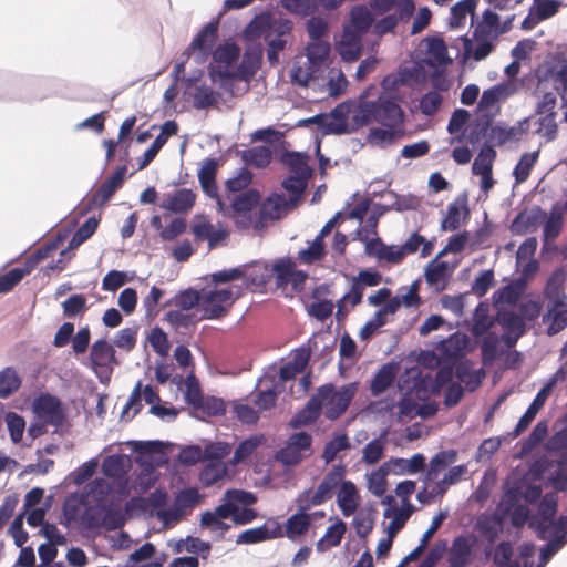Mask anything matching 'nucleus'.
<instances>
[{
    "mask_svg": "<svg viewBox=\"0 0 567 567\" xmlns=\"http://www.w3.org/2000/svg\"><path fill=\"white\" fill-rule=\"evenodd\" d=\"M504 31L505 30L499 31L498 14L487 9L483 13L482 21L477 23L473 37H485L496 40L499 33Z\"/></svg>",
    "mask_w": 567,
    "mask_h": 567,
    "instance_id": "nucleus-30",
    "label": "nucleus"
},
{
    "mask_svg": "<svg viewBox=\"0 0 567 567\" xmlns=\"http://www.w3.org/2000/svg\"><path fill=\"white\" fill-rule=\"evenodd\" d=\"M557 508V495L555 493H546L539 502L538 514L530 517L529 527L534 528L542 539H546L549 536L551 526L556 522Z\"/></svg>",
    "mask_w": 567,
    "mask_h": 567,
    "instance_id": "nucleus-7",
    "label": "nucleus"
},
{
    "mask_svg": "<svg viewBox=\"0 0 567 567\" xmlns=\"http://www.w3.org/2000/svg\"><path fill=\"white\" fill-rule=\"evenodd\" d=\"M33 410L44 424L60 427L65 421V411L61 401L51 394L40 395L33 403Z\"/></svg>",
    "mask_w": 567,
    "mask_h": 567,
    "instance_id": "nucleus-11",
    "label": "nucleus"
},
{
    "mask_svg": "<svg viewBox=\"0 0 567 567\" xmlns=\"http://www.w3.org/2000/svg\"><path fill=\"white\" fill-rule=\"evenodd\" d=\"M456 458L457 452L455 450H446L436 453L430 461L424 476V483L429 484L430 482H434L440 473L453 464Z\"/></svg>",
    "mask_w": 567,
    "mask_h": 567,
    "instance_id": "nucleus-23",
    "label": "nucleus"
},
{
    "mask_svg": "<svg viewBox=\"0 0 567 567\" xmlns=\"http://www.w3.org/2000/svg\"><path fill=\"white\" fill-rule=\"evenodd\" d=\"M20 385L21 379L13 368L7 367L0 371V398L10 396Z\"/></svg>",
    "mask_w": 567,
    "mask_h": 567,
    "instance_id": "nucleus-39",
    "label": "nucleus"
},
{
    "mask_svg": "<svg viewBox=\"0 0 567 567\" xmlns=\"http://www.w3.org/2000/svg\"><path fill=\"white\" fill-rule=\"evenodd\" d=\"M312 436L307 432H297L289 436L286 445L281 447L276 458L285 465H297L310 454Z\"/></svg>",
    "mask_w": 567,
    "mask_h": 567,
    "instance_id": "nucleus-6",
    "label": "nucleus"
},
{
    "mask_svg": "<svg viewBox=\"0 0 567 567\" xmlns=\"http://www.w3.org/2000/svg\"><path fill=\"white\" fill-rule=\"evenodd\" d=\"M295 502L298 512L287 519L285 528H282L284 536L291 540H295L298 536L305 535L309 530L311 516H308V512L313 507L306 506L303 498L299 495H297Z\"/></svg>",
    "mask_w": 567,
    "mask_h": 567,
    "instance_id": "nucleus-14",
    "label": "nucleus"
},
{
    "mask_svg": "<svg viewBox=\"0 0 567 567\" xmlns=\"http://www.w3.org/2000/svg\"><path fill=\"white\" fill-rule=\"evenodd\" d=\"M218 37V23L209 22L194 37L193 41L185 49L184 54L187 59L196 55L198 63L204 62L209 54Z\"/></svg>",
    "mask_w": 567,
    "mask_h": 567,
    "instance_id": "nucleus-10",
    "label": "nucleus"
},
{
    "mask_svg": "<svg viewBox=\"0 0 567 567\" xmlns=\"http://www.w3.org/2000/svg\"><path fill=\"white\" fill-rule=\"evenodd\" d=\"M217 166L218 163L215 158H206L198 171V181L203 192L208 197L217 199L219 210L224 212V203L219 198L216 184Z\"/></svg>",
    "mask_w": 567,
    "mask_h": 567,
    "instance_id": "nucleus-16",
    "label": "nucleus"
},
{
    "mask_svg": "<svg viewBox=\"0 0 567 567\" xmlns=\"http://www.w3.org/2000/svg\"><path fill=\"white\" fill-rule=\"evenodd\" d=\"M563 213L560 208L555 205L553 206L549 217L544 226V237L546 240H554L558 237L563 228Z\"/></svg>",
    "mask_w": 567,
    "mask_h": 567,
    "instance_id": "nucleus-48",
    "label": "nucleus"
},
{
    "mask_svg": "<svg viewBox=\"0 0 567 567\" xmlns=\"http://www.w3.org/2000/svg\"><path fill=\"white\" fill-rule=\"evenodd\" d=\"M475 0H461L451 8V20L453 25H460L464 22L466 16L475 9Z\"/></svg>",
    "mask_w": 567,
    "mask_h": 567,
    "instance_id": "nucleus-61",
    "label": "nucleus"
},
{
    "mask_svg": "<svg viewBox=\"0 0 567 567\" xmlns=\"http://www.w3.org/2000/svg\"><path fill=\"white\" fill-rule=\"evenodd\" d=\"M442 104V96L435 91L427 92L420 100V110L424 115L431 116L437 112Z\"/></svg>",
    "mask_w": 567,
    "mask_h": 567,
    "instance_id": "nucleus-64",
    "label": "nucleus"
},
{
    "mask_svg": "<svg viewBox=\"0 0 567 567\" xmlns=\"http://www.w3.org/2000/svg\"><path fill=\"white\" fill-rule=\"evenodd\" d=\"M494 285V272L492 270L482 271L472 285V292L477 297H483Z\"/></svg>",
    "mask_w": 567,
    "mask_h": 567,
    "instance_id": "nucleus-63",
    "label": "nucleus"
},
{
    "mask_svg": "<svg viewBox=\"0 0 567 567\" xmlns=\"http://www.w3.org/2000/svg\"><path fill=\"white\" fill-rule=\"evenodd\" d=\"M496 157V152L492 146L483 147L474 159L472 171L474 175L491 172L493 169V162Z\"/></svg>",
    "mask_w": 567,
    "mask_h": 567,
    "instance_id": "nucleus-45",
    "label": "nucleus"
},
{
    "mask_svg": "<svg viewBox=\"0 0 567 567\" xmlns=\"http://www.w3.org/2000/svg\"><path fill=\"white\" fill-rule=\"evenodd\" d=\"M477 544L475 535H460L455 537L449 549L447 561L450 567H465L473 560V548Z\"/></svg>",
    "mask_w": 567,
    "mask_h": 567,
    "instance_id": "nucleus-12",
    "label": "nucleus"
},
{
    "mask_svg": "<svg viewBox=\"0 0 567 567\" xmlns=\"http://www.w3.org/2000/svg\"><path fill=\"white\" fill-rule=\"evenodd\" d=\"M90 359L94 368H109L112 363L118 364L113 346L105 340H96L92 344Z\"/></svg>",
    "mask_w": 567,
    "mask_h": 567,
    "instance_id": "nucleus-24",
    "label": "nucleus"
},
{
    "mask_svg": "<svg viewBox=\"0 0 567 567\" xmlns=\"http://www.w3.org/2000/svg\"><path fill=\"white\" fill-rule=\"evenodd\" d=\"M321 71L317 70L306 59H297L291 68L290 78L293 84L300 86H308L311 80L318 79L321 75Z\"/></svg>",
    "mask_w": 567,
    "mask_h": 567,
    "instance_id": "nucleus-25",
    "label": "nucleus"
},
{
    "mask_svg": "<svg viewBox=\"0 0 567 567\" xmlns=\"http://www.w3.org/2000/svg\"><path fill=\"white\" fill-rule=\"evenodd\" d=\"M498 322L505 332L523 336L526 331V324L523 321V318L512 311L502 312L498 317Z\"/></svg>",
    "mask_w": 567,
    "mask_h": 567,
    "instance_id": "nucleus-49",
    "label": "nucleus"
},
{
    "mask_svg": "<svg viewBox=\"0 0 567 567\" xmlns=\"http://www.w3.org/2000/svg\"><path fill=\"white\" fill-rule=\"evenodd\" d=\"M264 441V435L257 434L240 442L234 452L233 463L238 464L245 461L262 444Z\"/></svg>",
    "mask_w": 567,
    "mask_h": 567,
    "instance_id": "nucleus-40",
    "label": "nucleus"
},
{
    "mask_svg": "<svg viewBox=\"0 0 567 567\" xmlns=\"http://www.w3.org/2000/svg\"><path fill=\"white\" fill-rule=\"evenodd\" d=\"M464 215H468V209L464 205ZM461 214H462V207L457 203H451L447 206V212L445 218L441 223V229L443 231H453L460 228L461 226Z\"/></svg>",
    "mask_w": 567,
    "mask_h": 567,
    "instance_id": "nucleus-47",
    "label": "nucleus"
},
{
    "mask_svg": "<svg viewBox=\"0 0 567 567\" xmlns=\"http://www.w3.org/2000/svg\"><path fill=\"white\" fill-rule=\"evenodd\" d=\"M196 202V194L188 188H182L166 196L161 203V208L173 213H187Z\"/></svg>",
    "mask_w": 567,
    "mask_h": 567,
    "instance_id": "nucleus-20",
    "label": "nucleus"
},
{
    "mask_svg": "<svg viewBox=\"0 0 567 567\" xmlns=\"http://www.w3.org/2000/svg\"><path fill=\"white\" fill-rule=\"evenodd\" d=\"M344 476L346 466L334 465L326 473L316 491L309 488L298 495L303 498L306 506H320L333 497Z\"/></svg>",
    "mask_w": 567,
    "mask_h": 567,
    "instance_id": "nucleus-3",
    "label": "nucleus"
},
{
    "mask_svg": "<svg viewBox=\"0 0 567 567\" xmlns=\"http://www.w3.org/2000/svg\"><path fill=\"white\" fill-rule=\"evenodd\" d=\"M488 308L484 307L483 303H480L474 312L472 333L476 337L483 336L486 333L489 328L493 326L492 318L487 315Z\"/></svg>",
    "mask_w": 567,
    "mask_h": 567,
    "instance_id": "nucleus-50",
    "label": "nucleus"
},
{
    "mask_svg": "<svg viewBox=\"0 0 567 567\" xmlns=\"http://www.w3.org/2000/svg\"><path fill=\"white\" fill-rule=\"evenodd\" d=\"M200 302H202V296L199 295L198 291L193 290V289H187V290L181 291L172 300V305L175 308L185 310L188 312H193L192 309L195 308L196 306L200 307Z\"/></svg>",
    "mask_w": 567,
    "mask_h": 567,
    "instance_id": "nucleus-46",
    "label": "nucleus"
},
{
    "mask_svg": "<svg viewBox=\"0 0 567 567\" xmlns=\"http://www.w3.org/2000/svg\"><path fill=\"white\" fill-rule=\"evenodd\" d=\"M320 413V402L311 396L306 406L291 419L289 425L292 429L309 425L317 421Z\"/></svg>",
    "mask_w": 567,
    "mask_h": 567,
    "instance_id": "nucleus-32",
    "label": "nucleus"
},
{
    "mask_svg": "<svg viewBox=\"0 0 567 567\" xmlns=\"http://www.w3.org/2000/svg\"><path fill=\"white\" fill-rule=\"evenodd\" d=\"M142 382L138 381L131 392V395L122 410V419L132 420L142 410Z\"/></svg>",
    "mask_w": 567,
    "mask_h": 567,
    "instance_id": "nucleus-52",
    "label": "nucleus"
},
{
    "mask_svg": "<svg viewBox=\"0 0 567 567\" xmlns=\"http://www.w3.org/2000/svg\"><path fill=\"white\" fill-rule=\"evenodd\" d=\"M167 503V493L163 489H156L147 497H132L126 503V511L140 507L142 509H158L163 508Z\"/></svg>",
    "mask_w": 567,
    "mask_h": 567,
    "instance_id": "nucleus-29",
    "label": "nucleus"
},
{
    "mask_svg": "<svg viewBox=\"0 0 567 567\" xmlns=\"http://www.w3.org/2000/svg\"><path fill=\"white\" fill-rule=\"evenodd\" d=\"M282 162L297 175L306 176L309 171L306 156L300 153L287 152L282 156Z\"/></svg>",
    "mask_w": 567,
    "mask_h": 567,
    "instance_id": "nucleus-62",
    "label": "nucleus"
},
{
    "mask_svg": "<svg viewBox=\"0 0 567 567\" xmlns=\"http://www.w3.org/2000/svg\"><path fill=\"white\" fill-rule=\"evenodd\" d=\"M394 466L399 467L400 473L415 474L425 467V457L423 454H414L410 460L396 457L390 461Z\"/></svg>",
    "mask_w": 567,
    "mask_h": 567,
    "instance_id": "nucleus-53",
    "label": "nucleus"
},
{
    "mask_svg": "<svg viewBox=\"0 0 567 567\" xmlns=\"http://www.w3.org/2000/svg\"><path fill=\"white\" fill-rule=\"evenodd\" d=\"M105 507L106 504H94L87 506L82 515L83 524L87 528H101Z\"/></svg>",
    "mask_w": 567,
    "mask_h": 567,
    "instance_id": "nucleus-56",
    "label": "nucleus"
},
{
    "mask_svg": "<svg viewBox=\"0 0 567 567\" xmlns=\"http://www.w3.org/2000/svg\"><path fill=\"white\" fill-rule=\"evenodd\" d=\"M239 295L234 296L231 289H214L202 296V319H220L225 317Z\"/></svg>",
    "mask_w": 567,
    "mask_h": 567,
    "instance_id": "nucleus-4",
    "label": "nucleus"
},
{
    "mask_svg": "<svg viewBox=\"0 0 567 567\" xmlns=\"http://www.w3.org/2000/svg\"><path fill=\"white\" fill-rule=\"evenodd\" d=\"M165 320L175 329H179L195 326L198 321H202L203 319L200 315H197V312H188L175 308L166 312Z\"/></svg>",
    "mask_w": 567,
    "mask_h": 567,
    "instance_id": "nucleus-35",
    "label": "nucleus"
},
{
    "mask_svg": "<svg viewBox=\"0 0 567 567\" xmlns=\"http://www.w3.org/2000/svg\"><path fill=\"white\" fill-rule=\"evenodd\" d=\"M127 167L125 165L117 167L114 174L109 176L101 186L87 198L85 212L94 208H103L113 195L122 187Z\"/></svg>",
    "mask_w": 567,
    "mask_h": 567,
    "instance_id": "nucleus-9",
    "label": "nucleus"
},
{
    "mask_svg": "<svg viewBox=\"0 0 567 567\" xmlns=\"http://www.w3.org/2000/svg\"><path fill=\"white\" fill-rule=\"evenodd\" d=\"M62 309L63 315L68 318L83 315L87 309L85 296L81 293L70 296L62 302Z\"/></svg>",
    "mask_w": 567,
    "mask_h": 567,
    "instance_id": "nucleus-54",
    "label": "nucleus"
},
{
    "mask_svg": "<svg viewBox=\"0 0 567 567\" xmlns=\"http://www.w3.org/2000/svg\"><path fill=\"white\" fill-rule=\"evenodd\" d=\"M357 390V383H349L340 389L333 384H324L312 396L320 402V411L324 409V416L333 421L346 412Z\"/></svg>",
    "mask_w": 567,
    "mask_h": 567,
    "instance_id": "nucleus-2",
    "label": "nucleus"
},
{
    "mask_svg": "<svg viewBox=\"0 0 567 567\" xmlns=\"http://www.w3.org/2000/svg\"><path fill=\"white\" fill-rule=\"evenodd\" d=\"M239 48L235 43L218 45L213 52V63L209 65V75L213 81L227 80L233 76L229 66L239 58Z\"/></svg>",
    "mask_w": 567,
    "mask_h": 567,
    "instance_id": "nucleus-8",
    "label": "nucleus"
},
{
    "mask_svg": "<svg viewBox=\"0 0 567 567\" xmlns=\"http://www.w3.org/2000/svg\"><path fill=\"white\" fill-rule=\"evenodd\" d=\"M280 4L290 13L300 17L311 16L318 10L317 0H281Z\"/></svg>",
    "mask_w": 567,
    "mask_h": 567,
    "instance_id": "nucleus-42",
    "label": "nucleus"
},
{
    "mask_svg": "<svg viewBox=\"0 0 567 567\" xmlns=\"http://www.w3.org/2000/svg\"><path fill=\"white\" fill-rule=\"evenodd\" d=\"M396 377V368L392 363L382 365L373 377L370 391L372 395L378 396L382 394L388 388L392 385Z\"/></svg>",
    "mask_w": 567,
    "mask_h": 567,
    "instance_id": "nucleus-28",
    "label": "nucleus"
},
{
    "mask_svg": "<svg viewBox=\"0 0 567 567\" xmlns=\"http://www.w3.org/2000/svg\"><path fill=\"white\" fill-rule=\"evenodd\" d=\"M384 442L381 439L370 441L362 451V461L367 464L378 463L384 454Z\"/></svg>",
    "mask_w": 567,
    "mask_h": 567,
    "instance_id": "nucleus-55",
    "label": "nucleus"
},
{
    "mask_svg": "<svg viewBox=\"0 0 567 567\" xmlns=\"http://www.w3.org/2000/svg\"><path fill=\"white\" fill-rule=\"evenodd\" d=\"M543 322L547 324L548 336H555L563 331L567 327V303L559 307H547Z\"/></svg>",
    "mask_w": 567,
    "mask_h": 567,
    "instance_id": "nucleus-26",
    "label": "nucleus"
},
{
    "mask_svg": "<svg viewBox=\"0 0 567 567\" xmlns=\"http://www.w3.org/2000/svg\"><path fill=\"white\" fill-rule=\"evenodd\" d=\"M292 23L286 19H271L270 16L256 17L248 25V30L255 35H264L268 44V60L271 64L278 62L279 52L287 44L286 35L290 33Z\"/></svg>",
    "mask_w": 567,
    "mask_h": 567,
    "instance_id": "nucleus-1",
    "label": "nucleus"
},
{
    "mask_svg": "<svg viewBox=\"0 0 567 567\" xmlns=\"http://www.w3.org/2000/svg\"><path fill=\"white\" fill-rule=\"evenodd\" d=\"M330 45L321 40L313 41L307 47L306 60L310 62L317 70L323 72V65L329 56Z\"/></svg>",
    "mask_w": 567,
    "mask_h": 567,
    "instance_id": "nucleus-36",
    "label": "nucleus"
},
{
    "mask_svg": "<svg viewBox=\"0 0 567 567\" xmlns=\"http://www.w3.org/2000/svg\"><path fill=\"white\" fill-rule=\"evenodd\" d=\"M377 117L375 122L384 127L394 128L403 121V112L399 104L391 100L375 101Z\"/></svg>",
    "mask_w": 567,
    "mask_h": 567,
    "instance_id": "nucleus-18",
    "label": "nucleus"
},
{
    "mask_svg": "<svg viewBox=\"0 0 567 567\" xmlns=\"http://www.w3.org/2000/svg\"><path fill=\"white\" fill-rule=\"evenodd\" d=\"M349 447L350 441L348 435L346 433L339 434L326 443L322 452V458L326 461V463H330L336 458L339 452Z\"/></svg>",
    "mask_w": 567,
    "mask_h": 567,
    "instance_id": "nucleus-51",
    "label": "nucleus"
},
{
    "mask_svg": "<svg viewBox=\"0 0 567 567\" xmlns=\"http://www.w3.org/2000/svg\"><path fill=\"white\" fill-rule=\"evenodd\" d=\"M360 496L357 486L351 481L343 478L337 492V504L344 517H349L357 511Z\"/></svg>",
    "mask_w": 567,
    "mask_h": 567,
    "instance_id": "nucleus-19",
    "label": "nucleus"
},
{
    "mask_svg": "<svg viewBox=\"0 0 567 567\" xmlns=\"http://www.w3.org/2000/svg\"><path fill=\"white\" fill-rule=\"evenodd\" d=\"M296 262L290 257L278 258L271 266V275L275 277L277 288H286L289 285L291 272Z\"/></svg>",
    "mask_w": 567,
    "mask_h": 567,
    "instance_id": "nucleus-33",
    "label": "nucleus"
},
{
    "mask_svg": "<svg viewBox=\"0 0 567 567\" xmlns=\"http://www.w3.org/2000/svg\"><path fill=\"white\" fill-rule=\"evenodd\" d=\"M225 472L223 463H209L200 472L199 478L205 486H210L221 480Z\"/></svg>",
    "mask_w": 567,
    "mask_h": 567,
    "instance_id": "nucleus-59",
    "label": "nucleus"
},
{
    "mask_svg": "<svg viewBox=\"0 0 567 567\" xmlns=\"http://www.w3.org/2000/svg\"><path fill=\"white\" fill-rule=\"evenodd\" d=\"M259 205L258 217L255 221L256 229L264 227L268 220L281 218L287 208V200L281 194H272L264 202L260 200Z\"/></svg>",
    "mask_w": 567,
    "mask_h": 567,
    "instance_id": "nucleus-15",
    "label": "nucleus"
},
{
    "mask_svg": "<svg viewBox=\"0 0 567 567\" xmlns=\"http://www.w3.org/2000/svg\"><path fill=\"white\" fill-rule=\"evenodd\" d=\"M111 488L104 478H95L85 486V497L95 504H106Z\"/></svg>",
    "mask_w": 567,
    "mask_h": 567,
    "instance_id": "nucleus-43",
    "label": "nucleus"
},
{
    "mask_svg": "<svg viewBox=\"0 0 567 567\" xmlns=\"http://www.w3.org/2000/svg\"><path fill=\"white\" fill-rule=\"evenodd\" d=\"M327 255L324 241L315 237L306 249H301L297 254V260L303 265H312L322 260Z\"/></svg>",
    "mask_w": 567,
    "mask_h": 567,
    "instance_id": "nucleus-34",
    "label": "nucleus"
},
{
    "mask_svg": "<svg viewBox=\"0 0 567 567\" xmlns=\"http://www.w3.org/2000/svg\"><path fill=\"white\" fill-rule=\"evenodd\" d=\"M261 194L254 188L236 195L230 204V217L239 229H247L252 225L251 212L259 205Z\"/></svg>",
    "mask_w": 567,
    "mask_h": 567,
    "instance_id": "nucleus-5",
    "label": "nucleus"
},
{
    "mask_svg": "<svg viewBox=\"0 0 567 567\" xmlns=\"http://www.w3.org/2000/svg\"><path fill=\"white\" fill-rule=\"evenodd\" d=\"M361 38L358 33H353L350 29H343L340 41L336 48L338 53L344 61H357L361 55Z\"/></svg>",
    "mask_w": 567,
    "mask_h": 567,
    "instance_id": "nucleus-22",
    "label": "nucleus"
},
{
    "mask_svg": "<svg viewBox=\"0 0 567 567\" xmlns=\"http://www.w3.org/2000/svg\"><path fill=\"white\" fill-rule=\"evenodd\" d=\"M351 24L344 29H350L353 33L363 35L372 25L373 17L365 6H355L350 12Z\"/></svg>",
    "mask_w": 567,
    "mask_h": 567,
    "instance_id": "nucleus-31",
    "label": "nucleus"
},
{
    "mask_svg": "<svg viewBox=\"0 0 567 567\" xmlns=\"http://www.w3.org/2000/svg\"><path fill=\"white\" fill-rule=\"evenodd\" d=\"M554 384L555 381L551 380L537 392L533 402L529 404L523 416L518 420L514 429V435H520L530 425L539 410L545 405L548 396L553 391Z\"/></svg>",
    "mask_w": 567,
    "mask_h": 567,
    "instance_id": "nucleus-17",
    "label": "nucleus"
},
{
    "mask_svg": "<svg viewBox=\"0 0 567 567\" xmlns=\"http://www.w3.org/2000/svg\"><path fill=\"white\" fill-rule=\"evenodd\" d=\"M220 94L206 85L197 86L193 94V106L205 110L218 103Z\"/></svg>",
    "mask_w": 567,
    "mask_h": 567,
    "instance_id": "nucleus-38",
    "label": "nucleus"
},
{
    "mask_svg": "<svg viewBox=\"0 0 567 567\" xmlns=\"http://www.w3.org/2000/svg\"><path fill=\"white\" fill-rule=\"evenodd\" d=\"M284 537L282 526L274 518L267 519L261 526L241 532L237 544H257L269 539Z\"/></svg>",
    "mask_w": 567,
    "mask_h": 567,
    "instance_id": "nucleus-13",
    "label": "nucleus"
},
{
    "mask_svg": "<svg viewBox=\"0 0 567 567\" xmlns=\"http://www.w3.org/2000/svg\"><path fill=\"white\" fill-rule=\"evenodd\" d=\"M385 465L386 464H383L368 475V488L377 497L383 496L388 488V470Z\"/></svg>",
    "mask_w": 567,
    "mask_h": 567,
    "instance_id": "nucleus-44",
    "label": "nucleus"
},
{
    "mask_svg": "<svg viewBox=\"0 0 567 567\" xmlns=\"http://www.w3.org/2000/svg\"><path fill=\"white\" fill-rule=\"evenodd\" d=\"M537 158L538 153H524L520 156L513 171L516 184H522L528 179L530 172L537 162Z\"/></svg>",
    "mask_w": 567,
    "mask_h": 567,
    "instance_id": "nucleus-41",
    "label": "nucleus"
},
{
    "mask_svg": "<svg viewBox=\"0 0 567 567\" xmlns=\"http://www.w3.org/2000/svg\"><path fill=\"white\" fill-rule=\"evenodd\" d=\"M130 511H123L120 506L106 505L103 514L101 528L106 530H115L122 528L126 523V513Z\"/></svg>",
    "mask_w": 567,
    "mask_h": 567,
    "instance_id": "nucleus-37",
    "label": "nucleus"
},
{
    "mask_svg": "<svg viewBox=\"0 0 567 567\" xmlns=\"http://www.w3.org/2000/svg\"><path fill=\"white\" fill-rule=\"evenodd\" d=\"M6 422L9 430L10 439L12 440L13 443H19L22 440V435L25 429L24 419L14 412H9L6 415Z\"/></svg>",
    "mask_w": 567,
    "mask_h": 567,
    "instance_id": "nucleus-58",
    "label": "nucleus"
},
{
    "mask_svg": "<svg viewBox=\"0 0 567 567\" xmlns=\"http://www.w3.org/2000/svg\"><path fill=\"white\" fill-rule=\"evenodd\" d=\"M347 530V525L343 520L337 518L336 523L330 525L324 535L317 542L316 549L323 553L332 547L338 546Z\"/></svg>",
    "mask_w": 567,
    "mask_h": 567,
    "instance_id": "nucleus-27",
    "label": "nucleus"
},
{
    "mask_svg": "<svg viewBox=\"0 0 567 567\" xmlns=\"http://www.w3.org/2000/svg\"><path fill=\"white\" fill-rule=\"evenodd\" d=\"M565 278L559 271L554 272L546 282L544 297L547 307H559L567 303V295L564 290Z\"/></svg>",
    "mask_w": 567,
    "mask_h": 567,
    "instance_id": "nucleus-21",
    "label": "nucleus"
},
{
    "mask_svg": "<svg viewBox=\"0 0 567 567\" xmlns=\"http://www.w3.org/2000/svg\"><path fill=\"white\" fill-rule=\"evenodd\" d=\"M195 410H199L210 416H217L225 413L226 405L223 399L216 396H204Z\"/></svg>",
    "mask_w": 567,
    "mask_h": 567,
    "instance_id": "nucleus-60",
    "label": "nucleus"
},
{
    "mask_svg": "<svg viewBox=\"0 0 567 567\" xmlns=\"http://www.w3.org/2000/svg\"><path fill=\"white\" fill-rule=\"evenodd\" d=\"M231 451V446L228 443H210L204 449V461H210V463H221Z\"/></svg>",
    "mask_w": 567,
    "mask_h": 567,
    "instance_id": "nucleus-57",
    "label": "nucleus"
}]
</instances>
